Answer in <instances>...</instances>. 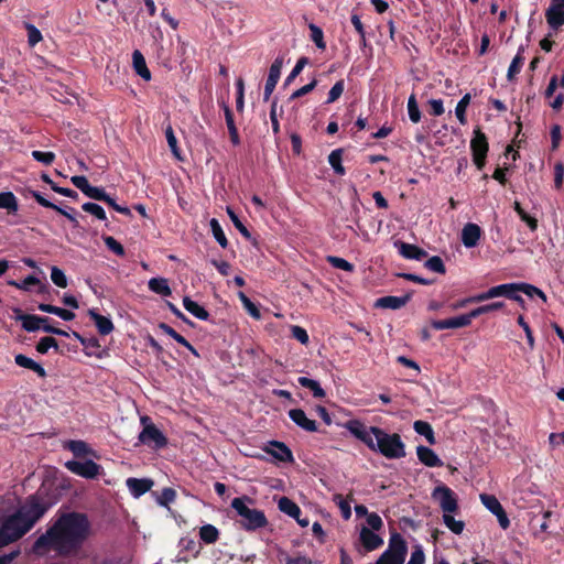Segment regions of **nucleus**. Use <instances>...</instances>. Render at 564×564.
Listing matches in <instances>:
<instances>
[{
	"instance_id": "obj_44",
	"label": "nucleus",
	"mask_w": 564,
	"mask_h": 564,
	"mask_svg": "<svg viewBox=\"0 0 564 564\" xmlns=\"http://www.w3.org/2000/svg\"><path fill=\"white\" fill-rule=\"evenodd\" d=\"M406 108H408V115H409L410 120L413 123H417L421 120V111L419 109V105H417L415 95L412 94L409 97Z\"/></svg>"
},
{
	"instance_id": "obj_36",
	"label": "nucleus",
	"mask_w": 564,
	"mask_h": 564,
	"mask_svg": "<svg viewBox=\"0 0 564 564\" xmlns=\"http://www.w3.org/2000/svg\"><path fill=\"white\" fill-rule=\"evenodd\" d=\"M502 307H505V303L503 302H500V301L492 302V303L485 304V305H481V306H478V307L471 310L469 312V316H470V319L473 321L474 318H477V317H479L482 314H487V313H491V312H495V311H499Z\"/></svg>"
},
{
	"instance_id": "obj_20",
	"label": "nucleus",
	"mask_w": 564,
	"mask_h": 564,
	"mask_svg": "<svg viewBox=\"0 0 564 564\" xmlns=\"http://www.w3.org/2000/svg\"><path fill=\"white\" fill-rule=\"evenodd\" d=\"M290 419L300 427L307 432H316L317 423L306 416L302 409H292L289 411Z\"/></svg>"
},
{
	"instance_id": "obj_57",
	"label": "nucleus",
	"mask_w": 564,
	"mask_h": 564,
	"mask_svg": "<svg viewBox=\"0 0 564 564\" xmlns=\"http://www.w3.org/2000/svg\"><path fill=\"white\" fill-rule=\"evenodd\" d=\"M83 209L86 213L94 215L96 218H98L100 220H106V213H105L104 208L98 204L85 203L83 205Z\"/></svg>"
},
{
	"instance_id": "obj_18",
	"label": "nucleus",
	"mask_w": 564,
	"mask_h": 564,
	"mask_svg": "<svg viewBox=\"0 0 564 564\" xmlns=\"http://www.w3.org/2000/svg\"><path fill=\"white\" fill-rule=\"evenodd\" d=\"M359 539L367 552L375 551L383 545V539L367 527H362L360 530Z\"/></svg>"
},
{
	"instance_id": "obj_11",
	"label": "nucleus",
	"mask_w": 564,
	"mask_h": 564,
	"mask_svg": "<svg viewBox=\"0 0 564 564\" xmlns=\"http://www.w3.org/2000/svg\"><path fill=\"white\" fill-rule=\"evenodd\" d=\"M15 319L22 323V328L26 332H36L42 327V324L50 322L46 316H39L33 314H24L20 308H15Z\"/></svg>"
},
{
	"instance_id": "obj_63",
	"label": "nucleus",
	"mask_w": 564,
	"mask_h": 564,
	"mask_svg": "<svg viewBox=\"0 0 564 564\" xmlns=\"http://www.w3.org/2000/svg\"><path fill=\"white\" fill-rule=\"evenodd\" d=\"M425 561V554L423 552V549L417 545L414 547V550L411 553L410 561L408 564H424Z\"/></svg>"
},
{
	"instance_id": "obj_60",
	"label": "nucleus",
	"mask_w": 564,
	"mask_h": 564,
	"mask_svg": "<svg viewBox=\"0 0 564 564\" xmlns=\"http://www.w3.org/2000/svg\"><path fill=\"white\" fill-rule=\"evenodd\" d=\"M32 158L37 162L50 165L55 160V154L53 152H43V151H32Z\"/></svg>"
},
{
	"instance_id": "obj_10",
	"label": "nucleus",
	"mask_w": 564,
	"mask_h": 564,
	"mask_svg": "<svg viewBox=\"0 0 564 564\" xmlns=\"http://www.w3.org/2000/svg\"><path fill=\"white\" fill-rule=\"evenodd\" d=\"M549 25L556 30L564 24V0H551L545 11Z\"/></svg>"
},
{
	"instance_id": "obj_39",
	"label": "nucleus",
	"mask_w": 564,
	"mask_h": 564,
	"mask_svg": "<svg viewBox=\"0 0 564 564\" xmlns=\"http://www.w3.org/2000/svg\"><path fill=\"white\" fill-rule=\"evenodd\" d=\"M522 53H523V47H520L517 55L513 57V59L508 68L507 77L509 80L513 79V77L520 73V70L523 66L524 57L522 56Z\"/></svg>"
},
{
	"instance_id": "obj_62",
	"label": "nucleus",
	"mask_w": 564,
	"mask_h": 564,
	"mask_svg": "<svg viewBox=\"0 0 564 564\" xmlns=\"http://www.w3.org/2000/svg\"><path fill=\"white\" fill-rule=\"evenodd\" d=\"M404 560L399 558L394 554H390V552H383L376 564H403Z\"/></svg>"
},
{
	"instance_id": "obj_64",
	"label": "nucleus",
	"mask_w": 564,
	"mask_h": 564,
	"mask_svg": "<svg viewBox=\"0 0 564 564\" xmlns=\"http://www.w3.org/2000/svg\"><path fill=\"white\" fill-rule=\"evenodd\" d=\"M285 564H319L318 562H314L305 555L297 556H286Z\"/></svg>"
},
{
	"instance_id": "obj_48",
	"label": "nucleus",
	"mask_w": 564,
	"mask_h": 564,
	"mask_svg": "<svg viewBox=\"0 0 564 564\" xmlns=\"http://www.w3.org/2000/svg\"><path fill=\"white\" fill-rule=\"evenodd\" d=\"M225 117H226V123H227V127L229 130L231 142L234 144H238L239 143L238 130L234 122L232 112L230 111V109L228 107L225 108Z\"/></svg>"
},
{
	"instance_id": "obj_51",
	"label": "nucleus",
	"mask_w": 564,
	"mask_h": 564,
	"mask_svg": "<svg viewBox=\"0 0 564 564\" xmlns=\"http://www.w3.org/2000/svg\"><path fill=\"white\" fill-rule=\"evenodd\" d=\"M424 267L433 272L444 274L446 272L443 260L438 256L431 257L424 263Z\"/></svg>"
},
{
	"instance_id": "obj_24",
	"label": "nucleus",
	"mask_w": 564,
	"mask_h": 564,
	"mask_svg": "<svg viewBox=\"0 0 564 564\" xmlns=\"http://www.w3.org/2000/svg\"><path fill=\"white\" fill-rule=\"evenodd\" d=\"M14 361L19 367L34 371L40 378L46 377L45 369L40 364L34 361L32 358H30L23 354L15 355Z\"/></svg>"
},
{
	"instance_id": "obj_55",
	"label": "nucleus",
	"mask_w": 564,
	"mask_h": 564,
	"mask_svg": "<svg viewBox=\"0 0 564 564\" xmlns=\"http://www.w3.org/2000/svg\"><path fill=\"white\" fill-rule=\"evenodd\" d=\"M399 253L404 259L409 260H422L427 256L425 249H399Z\"/></svg>"
},
{
	"instance_id": "obj_25",
	"label": "nucleus",
	"mask_w": 564,
	"mask_h": 564,
	"mask_svg": "<svg viewBox=\"0 0 564 564\" xmlns=\"http://www.w3.org/2000/svg\"><path fill=\"white\" fill-rule=\"evenodd\" d=\"M159 328L166 335L171 336L180 345L187 348L194 356L199 357V354L196 350V348L185 337L180 335L173 327H171L170 325H167L165 323H160Z\"/></svg>"
},
{
	"instance_id": "obj_6",
	"label": "nucleus",
	"mask_w": 564,
	"mask_h": 564,
	"mask_svg": "<svg viewBox=\"0 0 564 564\" xmlns=\"http://www.w3.org/2000/svg\"><path fill=\"white\" fill-rule=\"evenodd\" d=\"M65 468L72 474L86 479H96L102 471V467L91 459L85 462L68 460L65 463Z\"/></svg>"
},
{
	"instance_id": "obj_54",
	"label": "nucleus",
	"mask_w": 564,
	"mask_h": 564,
	"mask_svg": "<svg viewBox=\"0 0 564 564\" xmlns=\"http://www.w3.org/2000/svg\"><path fill=\"white\" fill-rule=\"evenodd\" d=\"M326 260L336 269H340L347 272L354 271V264L343 258L328 256Z\"/></svg>"
},
{
	"instance_id": "obj_19",
	"label": "nucleus",
	"mask_w": 564,
	"mask_h": 564,
	"mask_svg": "<svg viewBox=\"0 0 564 564\" xmlns=\"http://www.w3.org/2000/svg\"><path fill=\"white\" fill-rule=\"evenodd\" d=\"M88 316L94 321L97 330L101 336L109 335L113 332L115 325L109 317L99 314L95 308L88 310Z\"/></svg>"
},
{
	"instance_id": "obj_12",
	"label": "nucleus",
	"mask_w": 564,
	"mask_h": 564,
	"mask_svg": "<svg viewBox=\"0 0 564 564\" xmlns=\"http://www.w3.org/2000/svg\"><path fill=\"white\" fill-rule=\"evenodd\" d=\"M264 452L281 463H293L294 457L292 451L280 441H271L264 447Z\"/></svg>"
},
{
	"instance_id": "obj_37",
	"label": "nucleus",
	"mask_w": 564,
	"mask_h": 564,
	"mask_svg": "<svg viewBox=\"0 0 564 564\" xmlns=\"http://www.w3.org/2000/svg\"><path fill=\"white\" fill-rule=\"evenodd\" d=\"M516 286L517 291L524 293L529 297L539 296L543 302H546V295L539 288L524 282L516 283Z\"/></svg>"
},
{
	"instance_id": "obj_43",
	"label": "nucleus",
	"mask_w": 564,
	"mask_h": 564,
	"mask_svg": "<svg viewBox=\"0 0 564 564\" xmlns=\"http://www.w3.org/2000/svg\"><path fill=\"white\" fill-rule=\"evenodd\" d=\"M0 208L7 209L8 212H17L18 203L17 198L11 192L0 193Z\"/></svg>"
},
{
	"instance_id": "obj_40",
	"label": "nucleus",
	"mask_w": 564,
	"mask_h": 564,
	"mask_svg": "<svg viewBox=\"0 0 564 564\" xmlns=\"http://www.w3.org/2000/svg\"><path fill=\"white\" fill-rule=\"evenodd\" d=\"M452 513L453 512L443 513V522L453 533L460 534L464 531L465 523L464 521L456 520Z\"/></svg>"
},
{
	"instance_id": "obj_33",
	"label": "nucleus",
	"mask_w": 564,
	"mask_h": 564,
	"mask_svg": "<svg viewBox=\"0 0 564 564\" xmlns=\"http://www.w3.org/2000/svg\"><path fill=\"white\" fill-rule=\"evenodd\" d=\"M148 285L152 292L162 296H170L172 294V290L165 278H152L150 279Z\"/></svg>"
},
{
	"instance_id": "obj_2",
	"label": "nucleus",
	"mask_w": 564,
	"mask_h": 564,
	"mask_svg": "<svg viewBox=\"0 0 564 564\" xmlns=\"http://www.w3.org/2000/svg\"><path fill=\"white\" fill-rule=\"evenodd\" d=\"M48 509L50 503L39 496H29L15 512L3 519L0 525V547H4L24 536Z\"/></svg>"
},
{
	"instance_id": "obj_35",
	"label": "nucleus",
	"mask_w": 564,
	"mask_h": 564,
	"mask_svg": "<svg viewBox=\"0 0 564 564\" xmlns=\"http://www.w3.org/2000/svg\"><path fill=\"white\" fill-rule=\"evenodd\" d=\"M199 539L205 544H213L219 539V530L213 524H204L199 528Z\"/></svg>"
},
{
	"instance_id": "obj_16",
	"label": "nucleus",
	"mask_w": 564,
	"mask_h": 564,
	"mask_svg": "<svg viewBox=\"0 0 564 564\" xmlns=\"http://www.w3.org/2000/svg\"><path fill=\"white\" fill-rule=\"evenodd\" d=\"M512 291H517L516 283L499 284L496 286H491L486 292L479 293L478 299H481L482 301L491 300L499 296L509 299L511 296Z\"/></svg>"
},
{
	"instance_id": "obj_58",
	"label": "nucleus",
	"mask_w": 564,
	"mask_h": 564,
	"mask_svg": "<svg viewBox=\"0 0 564 564\" xmlns=\"http://www.w3.org/2000/svg\"><path fill=\"white\" fill-rule=\"evenodd\" d=\"M291 336L292 338L299 340L303 345H307L310 341V337L306 329L299 325H293L291 327Z\"/></svg>"
},
{
	"instance_id": "obj_17",
	"label": "nucleus",
	"mask_w": 564,
	"mask_h": 564,
	"mask_svg": "<svg viewBox=\"0 0 564 564\" xmlns=\"http://www.w3.org/2000/svg\"><path fill=\"white\" fill-rule=\"evenodd\" d=\"M84 352L88 357H95L98 359H104L109 356V350L107 348H101L100 341L97 337H86L83 340Z\"/></svg>"
},
{
	"instance_id": "obj_50",
	"label": "nucleus",
	"mask_w": 564,
	"mask_h": 564,
	"mask_svg": "<svg viewBox=\"0 0 564 564\" xmlns=\"http://www.w3.org/2000/svg\"><path fill=\"white\" fill-rule=\"evenodd\" d=\"M210 229H212L213 236L215 237L216 241L221 247H226L227 246V238L225 236V232H224L220 224L215 218H213L210 220Z\"/></svg>"
},
{
	"instance_id": "obj_32",
	"label": "nucleus",
	"mask_w": 564,
	"mask_h": 564,
	"mask_svg": "<svg viewBox=\"0 0 564 564\" xmlns=\"http://www.w3.org/2000/svg\"><path fill=\"white\" fill-rule=\"evenodd\" d=\"M414 431L426 438L430 445L436 443L434 431L429 422L417 420L413 423Z\"/></svg>"
},
{
	"instance_id": "obj_27",
	"label": "nucleus",
	"mask_w": 564,
	"mask_h": 564,
	"mask_svg": "<svg viewBox=\"0 0 564 564\" xmlns=\"http://www.w3.org/2000/svg\"><path fill=\"white\" fill-rule=\"evenodd\" d=\"M480 228L476 224H467L462 231V240L465 247H475L480 238Z\"/></svg>"
},
{
	"instance_id": "obj_15",
	"label": "nucleus",
	"mask_w": 564,
	"mask_h": 564,
	"mask_svg": "<svg viewBox=\"0 0 564 564\" xmlns=\"http://www.w3.org/2000/svg\"><path fill=\"white\" fill-rule=\"evenodd\" d=\"M283 63H284V61L282 57H276L270 67L269 76H268V79H267V83L264 86V99L265 100H268L270 98V96L272 95V93L280 79Z\"/></svg>"
},
{
	"instance_id": "obj_3",
	"label": "nucleus",
	"mask_w": 564,
	"mask_h": 564,
	"mask_svg": "<svg viewBox=\"0 0 564 564\" xmlns=\"http://www.w3.org/2000/svg\"><path fill=\"white\" fill-rule=\"evenodd\" d=\"M345 429L369 449L377 452L388 459L405 457V444L398 433L389 434L378 426H367L359 420H349Z\"/></svg>"
},
{
	"instance_id": "obj_30",
	"label": "nucleus",
	"mask_w": 564,
	"mask_h": 564,
	"mask_svg": "<svg viewBox=\"0 0 564 564\" xmlns=\"http://www.w3.org/2000/svg\"><path fill=\"white\" fill-rule=\"evenodd\" d=\"M132 63L135 73L144 80L151 79V73L147 67L145 59L140 51H134L132 54Z\"/></svg>"
},
{
	"instance_id": "obj_5",
	"label": "nucleus",
	"mask_w": 564,
	"mask_h": 564,
	"mask_svg": "<svg viewBox=\"0 0 564 564\" xmlns=\"http://www.w3.org/2000/svg\"><path fill=\"white\" fill-rule=\"evenodd\" d=\"M142 424V431L140 432L138 440L139 443L148 446L151 449L159 451L164 448L169 440L164 433L152 422L151 417L142 416L140 419Z\"/></svg>"
},
{
	"instance_id": "obj_14",
	"label": "nucleus",
	"mask_w": 564,
	"mask_h": 564,
	"mask_svg": "<svg viewBox=\"0 0 564 564\" xmlns=\"http://www.w3.org/2000/svg\"><path fill=\"white\" fill-rule=\"evenodd\" d=\"M412 292H409L403 296L387 295L377 299L373 306L376 308L400 310L410 302Z\"/></svg>"
},
{
	"instance_id": "obj_49",
	"label": "nucleus",
	"mask_w": 564,
	"mask_h": 564,
	"mask_svg": "<svg viewBox=\"0 0 564 564\" xmlns=\"http://www.w3.org/2000/svg\"><path fill=\"white\" fill-rule=\"evenodd\" d=\"M25 29L28 31V43L31 47H34L43 40L41 31L35 25L26 23Z\"/></svg>"
},
{
	"instance_id": "obj_22",
	"label": "nucleus",
	"mask_w": 564,
	"mask_h": 564,
	"mask_svg": "<svg viewBox=\"0 0 564 564\" xmlns=\"http://www.w3.org/2000/svg\"><path fill=\"white\" fill-rule=\"evenodd\" d=\"M127 486L132 496L139 498L151 489L153 481L148 478H128Z\"/></svg>"
},
{
	"instance_id": "obj_9",
	"label": "nucleus",
	"mask_w": 564,
	"mask_h": 564,
	"mask_svg": "<svg viewBox=\"0 0 564 564\" xmlns=\"http://www.w3.org/2000/svg\"><path fill=\"white\" fill-rule=\"evenodd\" d=\"M480 500L482 502V505L497 517L498 519V522H499V525L502 528V529H508L509 525H510V520L503 509V507L501 506V503L499 502V500L496 498V496L494 495H488V494H481L480 495Z\"/></svg>"
},
{
	"instance_id": "obj_21",
	"label": "nucleus",
	"mask_w": 564,
	"mask_h": 564,
	"mask_svg": "<svg viewBox=\"0 0 564 564\" xmlns=\"http://www.w3.org/2000/svg\"><path fill=\"white\" fill-rule=\"evenodd\" d=\"M416 455L419 460L427 467L443 466V462L441 460V458L430 447L419 445L416 447Z\"/></svg>"
},
{
	"instance_id": "obj_42",
	"label": "nucleus",
	"mask_w": 564,
	"mask_h": 564,
	"mask_svg": "<svg viewBox=\"0 0 564 564\" xmlns=\"http://www.w3.org/2000/svg\"><path fill=\"white\" fill-rule=\"evenodd\" d=\"M470 98H471L470 95L466 94L463 96V98L456 105L455 115L462 124L467 123L466 109L469 106Z\"/></svg>"
},
{
	"instance_id": "obj_38",
	"label": "nucleus",
	"mask_w": 564,
	"mask_h": 564,
	"mask_svg": "<svg viewBox=\"0 0 564 564\" xmlns=\"http://www.w3.org/2000/svg\"><path fill=\"white\" fill-rule=\"evenodd\" d=\"M85 195L96 200H104L108 205H113V199L101 187L90 185Z\"/></svg>"
},
{
	"instance_id": "obj_45",
	"label": "nucleus",
	"mask_w": 564,
	"mask_h": 564,
	"mask_svg": "<svg viewBox=\"0 0 564 564\" xmlns=\"http://www.w3.org/2000/svg\"><path fill=\"white\" fill-rule=\"evenodd\" d=\"M175 499H176V491L171 487H166V488H163L160 496H158L156 502L161 507L169 508L170 503H172Z\"/></svg>"
},
{
	"instance_id": "obj_31",
	"label": "nucleus",
	"mask_w": 564,
	"mask_h": 564,
	"mask_svg": "<svg viewBox=\"0 0 564 564\" xmlns=\"http://www.w3.org/2000/svg\"><path fill=\"white\" fill-rule=\"evenodd\" d=\"M278 508L281 512L290 516L291 518H297V516H302L301 508L288 497H281L279 499Z\"/></svg>"
},
{
	"instance_id": "obj_41",
	"label": "nucleus",
	"mask_w": 564,
	"mask_h": 564,
	"mask_svg": "<svg viewBox=\"0 0 564 564\" xmlns=\"http://www.w3.org/2000/svg\"><path fill=\"white\" fill-rule=\"evenodd\" d=\"M238 297L250 316H252L256 319L261 318L260 310L243 292H238Z\"/></svg>"
},
{
	"instance_id": "obj_53",
	"label": "nucleus",
	"mask_w": 564,
	"mask_h": 564,
	"mask_svg": "<svg viewBox=\"0 0 564 564\" xmlns=\"http://www.w3.org/2000/svg\"><path fill=\"white\" fill-rule=\"evenodd\" d=\"M51 280L56 286L62 289H65L68 284L65 273L57 267H52Z\"/></svg>"
},
{
	"instance_id": "obj_13",
	"label": "nucleus",
	"mask_w": 564,
	"mask_h": 564,
	"mask_svg": "<svg viewBox=\"0 0 564 564\" xmlns=\"http://www.w3.org/2000/svg\"><path fill=\"white\" fill-rule=\"evenodd\" d=\"M471 324L469 313L462 314L459 316L446 318V319H433L431 326L436 330L449 329V328H462L467 327Z\"/></svg>"
},
{
	"instance_id": "obj_61",
	"label": "nucleus",
	"mask_w": 564,
	"mask_h": 564,
	"mask_svg": "<svg viewBox=\"0 0 564 564\" xmlns=\"http://www.w3.org/2000/svg\"><path fill=\"white\" fill-rule=\"evenodd\" d=\"M227 214L230 218V220L232 221L234 226L239 230V232L241 235H243L245 237L249 238L250 237V234L248 231V229L246 228V226L240 221V219L238 218V216L235 214V212L230 208V207H227Z\"/></svg>"
},
{
	"instance_id": "obj_59",
	"label": "nucleus",
	"mask_w": 564,
	"mask_h": 564,
	"mask_svg": "<svg viewBox=\"0 0 564 564\" xmlns=\"http://www.w3.org/2000/svg\"><path fill=\"white\" fill-rule=\"evenodd\" d=\"M344 89H345L344 80H338L337 83H335V85L330 88V90L328 93V98H327L326 102L327 104L335 102L341 96V94L344 93Z\"/></svg>"
},
{
	"instance_id": "obj_8",
	"label": "nucleus",
	"mask_w": 564,
	"mask_h": 564,
	"mask_svg": "<svg viewBox=\"0 0 564 564\" xmlns=\"http://www.w3.org/2000/svg\"><path fill=\"white\" fill-rule=\"evenodd\" d=\"M470 149L473 152V161L478 170L485 166V161L488 152V142L486 135L480 130L474 131V138L470 141Z\"/></svg>"
},
{
	"instance_id": "obj_56",
	"label": "nucleus",
	"mask_w": 564,
	"mask_h": 564,
	"mask_svg": "<svg viewBox=\"0 0 564 564\" xmlns=\"http://www.w3.org/2000/svg\"><path fill=\"white\" fill-rule=\"evenodd\" d=\"M165 137H166V141H167V144L173 153V155L176 158V159H181V155H180V150L177 148V140H176V137L174 134V131L172 129L171 126H169L165 130Z\"/></svg>"
},
{
	"instance_id": "obj_52",
	"label": "nucleus",
	"mask_w": 564,
	"mask_h": 564,
	"mask_svg": "<svg viewBox=\"0 0 564 564\" xmlns=\"http://www.w3.org/2000/svg\"><path fill=\"white\" fill-rule=\"evenodd\" d=\"M51 348H58L57 340L51 336L41 338L36 344V351L40 354H46Z\"/></svg>"
},
{
	"instance_id": "obj_4",
	"label": "nucleus",
	"mask_w": 564,
	"mask_h": 564,
	"mask_svg": "<svg viewBox=\"0 0 564 564\" xmlns=\"http://www.w3.org/2000/svg\"><path fill=\"white\" fill-rule=\"evenodd\" d=\"M246 501H252L250 498L237 497L231 500V508L240 517L238 523L246 531H256L268 525V519L262 510L249 508Z\"/></svg>"
},
{
	"instance_id": "obj_46",
	"label": "nucleus",
	"mask_w": 564,
	"mask_h": 564,
	"mask_svg": "<svg viewBox=\"0 0 564 564\" xmlns=\"http://www.w3.org/2000/svg\"><path fill=\"white\" fill-rule=\"evenodd\" d=\"M328 162L337 174H345V167L341 164V150L338 149L332 151L328 155Z\"/></svg>"
},
{
	"instance_id": "obj_23",
	"label": "nucleus",
	"mask_w": 564,
	"mask_h": 564,
	"mask_svg": "<svg viewBox=\"0 0 564 564\" xmlns=\"http://www.w3.org/2000/svg\"><path fill=\"white\" fill-rule=\"evenodd\" d=\"M408 551L406 543L402 535L398 532H393L389 540V546L386 552H390V554H394L399 558L404 560Z\"/></svg>"
},
{
	"instance_id": "obj_7",
	"label": "nucleus",
	"mask_w": 564,
	"mask_h": 564,
	"mask_svg": "<svg viewBox=\"0 0 564 564\" xmlns=\"http://www.w3.org/2000/svg\"><path fill=\"white\" fill-rule=\"evenodd\" d=\"M432 497L438 500L443 513L458 511L456 495L449 487L445 485L436 487L432 492Z\"/></svg>"
},
{
	"instance_id": "obj_34",
	"label": "nucleus",
	"mask_w": 564,
	"mask_h": 564,
	"mask_svg": "<svg viewBox=\"0 0 564 564\" xmlns=\"http://www.w3.org/2000/svg\"><path fill=\"white\" fill-rule=\"evenodd\" d=\"M297 382L303 388L311 390L314 398L323 399L326 395L324 389L321 387L319 382L316 380H313L307 377H299Z\"/></svg>"
},
{
	"instance_id": "obj_26",
	"label": "nucleus",
	"mask_w": 564,
	"mask_h": 564,
	"mask_svg": "<svg viewBox=\"0 0 564 564\" xmlns=\"http://www.w3.org/2000/svg\"><path fill=\"white\" fill-rule=\"evenodd\" d=\"M9 285L14 286L19 290L29 291L32 285H39V293H45L47 292L50 285L47 283L43 284L41 281L34 276V275H28L23 281L17 282V281H9Z\"/></svg>"
},
{
	"instance_id": "obj_1",
	"label": "nucleus",
	"mask_w": 564,
	"mask_h": 564,
	"mask_svg": "<svg viewBox=\"0 0 564 564\" xmlns=\"http://www.w3.org/2000/svg\"><path fill=\"white\" fill-rule=\"evenodd\" d=\"M89 535L90 522L86 513L64 512L34 541L32 551L40 556L50 551L61 557L77 556Z\"/></svg>"
},
{
	"instance_id": "obj_29",
	"label": "nucleus",
	"mask_w": 564,
	"mask_h": 564,
	"mask_svg": "<svg viewBox=\"0 0 564 564\" xmlns=\"http://www.w3.org/2000/svg\"><path fill=\"white\" fill-rule=\"evenodd\" d=\"M65 448L70 451L75 457H85L88 455H95V452L88 446V444L84 441H68L65 444Z\"/></svg>"
},
{
	"instance_id": "obj_28",
	"label": "nucleus",
	"mask_w": 564,
	"mask_h": 564,
	"mask_svg": "<svg viewBox=\"0 0 564 564\" xmlns=\"http://www.w3.org/2000/svg\"><path fill=\"white\" fill-rule=\"evenodd\" d=\"M183 305L184 308L189 312L192 315H194L196 318L202 321H208L210 314L207 310H205L202 305H199L197 302L193 301L191 297L185 296L183 299Z\"/></svg>"
},
{
	"instance_id": "obj_47",
	"label": "nucleus",
	"mask_w": 564,
	"mask_h": 564,
	"mask_svg": "<svg viewBox=\"0 0 564 564\" xmlns=\"http://www.w3.org/2000/svg\"><path fill=\"white\" fill-rule=\"evenodd\" d=\"M333 501L338 506L341 512V517L345 520L350 519L351 517V508L348 500L344 499V497L340 494H335L333 497Z\"/></svg>"
}]
</instances>
